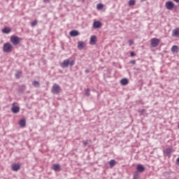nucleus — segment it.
I'll return each instance as SVG.
<instances>
[{
    "mask_svg": "<svg viewBox=\"0 0 179 179\" xmlns=\"http://www.w3.org/2000/svg\"><path fill=\"white\" fill-rule=\"evenodd\" d=\"M75 65V60L70 61L69 59H65L61 64V66L64 69L68 68V66H73Z\"/></svg>",
    "mask_w": 179,
    "mask_h": 179,
    "instance_id": "obj_1",
    "label": "nucleus"
},
{
    "mask_svg": "<svg viewBox=\"0 0 179 179\" xmlns=\"http://www.w3.org/2000/svg\"><path fill=\"white\" fill-rule=\"evenodd\" d=\"M12 50H13V45H11L10 43L8 42L3 44V52H12Z\"/></svg>",
    "mask_w": 179,
    "mask_h": 179,
    "instance_id": "obj_2",
    "label": "nucleus"
},
{
    "mask_svg": "<svg viewBox=\"0 0 179 179\" xmlns=\"http://www.w3.org/2000/svg\"><path fill=\"white\" fill-rule=\"evenodd\" d=\"M62 89L61 86L58 85V84H54L51 89V92L52 94H59Z\"/></svg>",
    "mask_w": 179,
    "mask_h": 179,
    "instance_id": "obj_3",
    "label": "nucleus"
},
{
    "mask_svg": "<svg viewBox=\"0 0 179 179\" xmlns=\"http://www.w3.org/2000/svg\"><path fill=\"white\" fill-rule=\"evenodd\" d=\"M21 40H22V38H20L17 36H12L10 38V41L14 45H17L20 44Z\"/></svg>",
    "mask_w": 179,
    "mask_h": 179,
    "instance_id": "obj_4",
    "label": "nucleus"
},
{
    "mask_svg": "<svg viewBox=\"0 0 179 179\" xmlns=\"http://www.w3.org/2000/svg\"><path fill=\"white\" fill-rule=\"evenodd\" d=\"M159 43H160V39L157 38H152L150 40V45L154 48H156V47H157V45H159Z\"/></svg>",
    "mask_w": 179,
    "mask_h": 179,
    "instance_id": "obj_5",
    "label": "nucleus"
},
{
    "mask_svg": "<svg viewBox=\"0 0 179 179\" xmlns=\"http://www.w3.org/2000/svg\"><path fill=\"white\" fill-rule=\"evenodd\" d=\"M165 6L168 10H171V9H173L174 8V3H173V1H167Z\"/></svg>",
    "mask_w": 179,
    "mask_h": 179,
    "instance_id": "obj_6",
    "label": "nucleus"
},
{
    "mask_svg": "<svg viewBox=\"0 0 179 179\" xmlns=\"http://www.w3.org/2000/svg\"><path fill=\"white\" fill-rule=\"evenodd\" d=\"M146 168H145V166L142 165V164H138L136 166V170L138 173H143V171H145Z\"/></svg>",
    "mask_w": 179,
    "mask_h": 179,
    "instance_id": "obj_7",
    "label": "nucleus"
},
{
    "mask_svg": "<svg viewBox=\"0 0 179 179\" xmlns=\"http://www.w3.org/2000/svg\"><path fill=\"white\" fill-rule=\"evenodd\" d=\"M11 167L13 171H19L20 170V164H13Z\"/></svg>",
    "mask_w": 179,
    "mask_h": 179,
    "instance_id": "obj_8",
    "label": "nucleus"
},
{
    "mask_svg": "<svg viewBox=\"0 0 179 179\" xmlns=\"http://www.w3.org/2000/svg\"><path fill=\"white\" fill-rule=\"evenodd\" d=\"M96 41H97V37L94 35L92 36L90 40V43L92 44V45H94Z\"/></svg>",
    "mask_w": 179,
    "mask_h": 179,
    "instance_id": "obj_9",
    "label": "nucleus"
},
{
    "mask_svg": "<svg viewBox=\"0 0 179 179\" xmlns=\"http://www.w3.org/2000/svg\"><path fill=\"white\" fill-rule=\"evenodd\" d=\"M12 113L14 114H17L20 111V108L19 106H13L11 108Z\"/></svg>",
    "mask_w": 179,
    "mask_h": 179,
    "instance_id": "obj_10",
    "label": "nucleus"
},
{
    "mask_svg": "<svg viewBox=\"0 0 179 179\" xmlns=\"http://www.w3.org/2000/svg\"><path fill=\"white\" fill-rule=\"evenodd\" d=\"M101 26V22L100 21H95L93 23L94 29H100Z\"/></svg>",
    "mask_w": 179,
    "mask_h": 179,
    "instance_id": "obj_11",
    "label": "nucleus"
},
{
    "mask_svg": "<svg viewBox=\"0 0 179 179\" xmlns=\"http://www.w3.org/2000/svg\"><path fill=\"white\" fill-rule=\"evenodd\" d=\"M69 34L71 37H76L79 36V31L77 30H72L71 31H70Z\"/></svg>",
    "mask_w": 179,
    "mask_h": 179,
    "instance_id": "obj_12",
    "label": "nucleus"
},
{
    "mask_svg": "<svg viewBox=\"0 0 179 179\" xmlns=\"http://www.w3.org/2000/svg\"><path fill=\"white\" fill-rule=\"evenodd\" d=\"M52 170L55 171H61V165L55 164L52 166Z\"/></svg>",
    "mask_w": 179,
    "mask_h": 179,
    "instance_id": "obj_13",
    "label": "nucleus"
},
{
    "mask_svg": "<svg viewBox=\"0 0 179 179\" xmlns=\"http://www.w3.org/2000/svg\"><path fill=\"white\" fill-rule=\"evenodd\" d=\"M129 81L128 80V78H123L121 80L120 83L122 85V86H127Z\"/></svg>",
    "mask_w": 179,
    "mask_h": 179,
    "instance_id": "obj_14",
    "label": "nucleus"
},
{
    "mask_svg": "<svg viewBox=\"0 0 179 179\" xmlns=\"http://www.w3.org/2000/svg\"><path fill=\"white\" fill-rule=\"evenodd\" d=\"M85 47V42L83 41H78V50H83Z\"/></svg>",
    "mask_w": 179,
    "mask_h": 179,
    "instance_id": "obj_15",
    "label": "nucleus"
},
{
    "mask_svg": "<svg viewBox=\"0 0 179 179\" xmlns=\"http://www.w3.org/2000/svg\"><path fill=\"white\" fill-rule=\"evenodd\" d=\"M19 125L22 128H24V127H26V120H24V119L20 120V122H19Z\"/></svg>",
    "mask_w": 179,
    "mask_h": 179,
    "instance_id": "obj_16",
    "label": "nucleus"
},
{
    "mask_svg": "<svg viewBox=\"0 0 179 179\" xmlns=\"http://www.w3.org/2000/svg\"><path fill=\"white\" fill-rule=\"evenodd\" d=\"M164 153H165V155H166V156H170V155H171V153H173V149H171V148H166L164 150Z\"/></svg>",
    "mask_w": 179,
    "mask_h": 179,
    "instance_id": "obj_17",
    "label": "nucleus"
},
{
    "mask_svg": "<svg viewBox=\"0 0 179 179\" xmlns=\"http://www.w3.org/2000/svg\"><path fill=\"white\" fill-rule=\"evenodd\" d=\"M178 35H179V29H173L172 31L173 37H177Z\"/></svg>",
    "mask_w": 179,
    "mask_h": 179,
    "instance_id": "obj_18",
    "label": "nucleus"
},
{
    "mask_svg": "<svg viewBox=\"0 0 179 179\" xmlns=\"http://www.w3.org/2000/svg\"><path fill=\"white\" fill-rule=\"evenodd\" d=\"M171 52L174 54L175 52H178V46L173 45L171 48Z\"/></svg>",
    "mask_w": 179,
    "mask_h": 179,
    "instance_id": "obj_19",
    "label": "nucleus"
},
{
    "mask_svg": "<svg viewBox=\"0 0 179 179\" xmlns=\"http://www.w3.org/2000/svg\"><path fill=\"white\" fill-rule=\"evenodd\" d=\"M2 31L3 33H5L6 34H9V33H10L11 30H10V29H9L8 27H5L4 29H3Z\"/></svg>",
    "mask_w": 179,
    "mask_h": 179,
    "instance_id": "obj_20",
    "label": "nucleus"
},
{
    "mask_svg": "<svg viewBox=\"0 0 179 179\" xmlns=\"http://www.w3.org/2000/svg\"><path fill=\"white\" fill-rule=\"evenodd\" d=\"M33 86H34V87H40V83L38 81H36L34 80L32 83Z\"/></svg>",
    "mask_w": 179,
    "mask_h": 179,
    "instance_id": "obj_21",
    "label": "nucleus"
},
{
    "mask_svg": "<svg viewBox=\"0 0 179 179\" xmlns=\"http://www.w3.org/2000/svg\"><path fill=\"white\" fill-rule=\"evenodd\" d=\"M136 3L135 0H129V6H134Z\"/></svg>",
    "mask_w": 179,
    "mask_h": 179,
    "instance_id": "obj_22",
    "label": "nucleus"
},
{
    "mask_svg": "<svg viewBox=\"0 0 179 179\" xmlns=\"http://www.w3.org/2000/svg\"><path fill=\"white\" fill-rule=\"evenodd\" d=\"M109 164H110V167H114L115 164V160L114 159H111L109 162Z\"/></svg>",
    "mask_w": 179,
    "mask_h": 179,
    "instance_id": "obj_23",
    "label": "nucleus"
},
{
    "mask_svg": "<svg viewBox=\"0 0 179 179\" xmlns=\"http://www.w3.org/2000/svg\"><path fill=\"white\" fill-rule=\"evenodd\" d=\"M20 76H22V72L18 71L15 73L16 79H20Z\"/></svg>",
    "mask_w": 179,
    "mask_h": 179,
    "instance_id": "obj_24",
    "label": "nucleus"
},
{
    "mask_svg": "<svg viewBox=\"0 0 179 179\" xmlns=\"http://www.w3.org/2000/svg\"><path fill=\"white\" fill-rule=\"evenodd\" d=\"M89 142H90L89 140H86V141H83V145L84 148L87 146V145H89Z\"/></svg>",
    "mask_w": 179,
    "mask_h": 179,
    "instance_id": "obj_25",
    "label": "nucleus"
},
{
    "mask_svg": "<svg viewBox=\"0 0 179 179\" xmlns=\"http://www.w3.org/2000/svg\"><path fill=\"white\" fill-rule=\"evenodd\" d=\"M139 178V172L136 171L134 174V179H138Z\"/></svg>",
    "mask_w": 179,
    "mask_h": 179,
    "instance_id": "obj_26",
    "label": "nucleus"
},
{
    "mask_svg": "<svg viewBox=\"0 0 179 179\" xmlns=\"http://www.w3.org/2000/svg\"><path fill=\"white\" fill-rule=\"evenodd\" d=\"M37 23H38V22H37V20H34L31 23V25L32 27H34V26H37Z\"/></svg>",
    "mask_w": 179,
    "mask_h": 179,
    "instance_id": "obj_27",
    "label": "nucleus"
},
{
    "mask_svg": "<svg viewBox=\"0 0 179 179\" xmlns=\"http://www.w3.org/2000/svg\"><path fill=\"white\" fill-rule=\"evenodd\" d=\"M103 6H104L102 3H99V4H97V9H99V10L103 9Z\"/></svg>",
    "mask_w": 179,
    "mask_h": 179,
    "instance_id": "obj_28",
    "label": "nucleus"
},
{
    "mask_svg": "<svg viewBox=\"0 0 179 179\" xmlns=\"http://www.w3.org/2000/svg\"><path fill=\"white\" fill-rule=\"evenodd\" d=\"M86 96H90V89L87 88L85 91Z\"/></svg>",
    "mask_w": 179,
    "mask_h": 179,
    "instance_id": "obj_29",
    "label": "nucleus"
},
{
    "mask_svg": "<svg viewBox=\"0 0 179 179\" xmlns=\"http://www.w3.org/2000/svg\"><path fill=\"white\" fill-rule=\"evenodd\" d=\"M51 0H43V3H50V1Z\"/></svg>",
    "mask_w": 179,
    "mask_h": 179,
    "instance_id": "obj_30",
    "label": "nucleus"
},
{
    "mask_svg": "<svg viewBox=\"0 0 179 179\" xmlns=\"http://www.w3.org/2000/svg\"><path fill=\"white\" fill-rule=\"evenodd\" d=\"M130 55L131 57H135L136 55L135 52H131Z\"/></svg>",
    "mask_w": 179,
    "mask_h": 179,
    "instance_id": "obj_31",
    "label": "nucleus"
},
{
    "mask_svg": "<svg viewBox=\"0 0 179 179\" xmlns=\"http://www.w3.org/2000/svg\"><path fill=\"white\" fill-rule=\"evenodd\" d=\"M130 64H133V65H135V64H136V62L135 60H131Z\"/></svg>",
    "mask_w": 179,
    "mask_h": 179,
    "instance_id": "obj_32",
    "label": "nucleus"
},
{
    "mask_svg": "<svg viewBox=\"0 0 179 179\" xmlns=\"http://www.w3.org/2000/svg\"><path fill=\"white\" fill-rule=\"evenodd\" d=\"M129 45H132L134 44V41L130 40L129 41Z\"/></svg>",
    "mask_w": 179,
    "mask_h": 179,
    "instance_id": "obj_33",
    "label": "nucleus"
},
{
    "mask_svg": "<svg viewBox=\"0 0 179 179\" xmlns=\"http://www.w3.org/2000/svg\"><path fill=\"white\" fill-rule=\"evenodd\" d=\"M89 72H90V70H89V69H86V70L85 71V73H89Z\"/></svg>",
    "mask_w": 179,
    "mask_h": 179,
    "instance_id": "obj_34",
    "label": "nucleus"
},
{
    "mask_svg": "<svg viewBox=\"0 0 179 179\" xmlns=\"http://www.w3.org/2000/svg\"><path fill=\"white\" fill-rule=\"evenodd\" d=\"M175 2H177L178 3L179 0H173Z\"/></svg>",
    "mask_w": 179,
    "mask_h": 179,
    "instance_id": "obj_35",
    "label": "nucleus"
},
{
    "mask_svg": "<svg viewBox=\"0 0 179 179\" xmlns=\"http://www.w3.org/2000/svg\"><path fill=\"white\" fill-rule=\"evenodd\" d=\"M141 2H145V1H146V0H141Z\"/></svg>",
    "mask_w": 179,
    "mask_h": 179,
    "instance_id": "obj_36",
    "label": "nucleus"
},
{
    "mask_svg": "<svg viewBox=\"0 0 179 179\" xmlns=\"http://www.w3.org/2000/svg\"><path fill=\"white\" fill-rule=\"evenodd\" d=\"M178 129H179V124H178Z\"/></svg>",
    "mask_w": 179,
    "mask_h": 179,
    "instance_id": "obj_37",
    "label": "nucleus"
},
{
    "mask_svg": "<svg viewBox=\"0 0 179 179\" xmlns=\"http://www.w3.org/2000/svg\"><path fill=\"white\" fill-rule=\"evenodd\" d=\"M81 1H85V0H81Z\"/></svg>",
    "mask_w": 179,
    "mask_h": 179,
    "instance_id": "obj_38",
    "label": "nucleus"
}]
</instances>
